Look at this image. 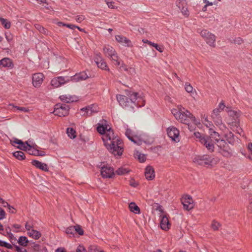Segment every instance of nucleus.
Masks as SVG:
<instances>
[{
  "label": "nucleus",
  "mask_w": 252,
  "mask_h": 252,
  "mask_svg": "<svg viewBox=\"0 0 252 252\" xmlns=\"http://www.w3.org/2000/svg\"><path fill=\"white\" fill-rule=\"evenodd\" d=\"M84 19H85V17L83 15L77 16L75 18L76 21L79 23H81Z\"/></svg>",
  "instance_id": "56"
},
{
  "label": "nucleus",
  "mask_w": 252,
  "mask_h": 252,
  "mask_svg": "<svg viewBox=\"0 0 252 252\" xmlns=\"http://www.w3.org/2000/svg\"><path fill=\"white\" fill-rule=\"evenodd\" d=\"M125 134L126 135V136L128 138V139H130V138H132V137H133L132 136L133 135V133H132V131L131 129H129V128H127L126 130V133H125Z\"/></svg>",
  "instance_id": "48"
},
{
  "label": "nucleus",
  "mask_w": 252,
  "mask_h": 252,
  "mask_svg": "<svg viewBox=\"0 0 252 252\" xmlns=\"http://www.w3.org/2000/svg\"><path fill=\"white\" fill-rule=\"evenodd\" d=\"M167 133L168 136L173 141H176V139L178 140L179 135V131L175 127H168L167 129Z\"/></svg>",
  "instance_id": "12"
},
{
  "label": "nucleus",
  "mask_w": 252,
  "mask_h": 252,
  "mask_svg": "<svg viewBox=\"0 0 252 252\" xmlns=\"http://www.w3.org/2000/svg\"><path fill=\"white\" fill-rule=\"evenodd\" d=\"M154 47L157 50L161 53L163 51V48L162 46H159L158 44L155 43Z\"/></svg>",
  "instance_id": "54"
},
{
  "label": "nucleus",
  "mask_w": 252,
  "mask_h": 252,
  "mask_svg": "<svg viewBox=\"0 0 252 252\" xmlns=\"http://www.w3.org/2000/svg\"><path fill=\"white\" fill-rule=\"evenodd\" d=\"M220 226V224L215 220L213 221L211 225V227L214 230H218Z\"/></svg>",
  "instance_id": "43"
},
{
  "label": "nucleus",
  "mask_w": 252,
  "mask_h": 252,
  "mask_svg": "<svg viewBox=\"0 0 252 252\" xmlns=\"http://www.w3.org/2000/svg\"><path fill=\"white\" fill-rule=\"evenodd\" d=\"M181 10L183 14L186 16H188L189 15V12L188 10L187 7H186L185 6H181Z\"/></svg>",
  "instance_id": "45"
},
{
  "label": "nucleus",
  "mask_w": 252,
  "mask_h": 252,
  "mask_svg": "<svg viewBox=\"0 0 252 252\" xmlns=\"http://www.w3.org/2000/svg\"><path fill=\"white\" fill-rule=\"evenodd\" d=\"M218 146L220 147V148H224L225 144H226L225 141L223 139H220L218 140L217 142Z\"/></svg>",
  "instance_id": "46"
},
{
  "label": "nucleus",
  "mask_w": 252,
  "mask_h": 252,
  "mask_svg": "<svg viewBox=\"0 0 252 252\" xmlns=\"http://www.w3.org/2000/svg\"><path fill=\"white\" fill-rule=\"evenodd\" d=\"M220 109L216 108L213 111L211 114V117L213 121L216 125H219L222 124L221 118L220 116Z\"/></svg>",
  "instance_id": "14"
},
{
  "label": "nucleus",
  "mask_w": 252,
  "mask_h": 252,
  "mask_svg": "<svg viewBox=\"0 0 252 252\" xmlns=\"http://www.w3.org/2000/svg\"><path fill=\"white\" fill-rule=\"evenodd\" d=\"M193 161L194 163L201 166H213L219 162V158L208 155H197L193 158Z\"/></svg>",
  "instance_id": "4"
},
{
  "label": "nucleus",
  "mask_w": 252,
  "mask_h": 252,
  "mask_svg": "<svg viewBox=\"0 0 252 252\" xmlns=\"http://www.w3.org/2000/svg\"><path fill=\"white\" fill-rule=\"evenodd\" d=\"M95 62L98 67L104 70H109L106 63L103 61L101 60L100 62L96 61Z\"/></svg>",
  "instance_id": "36"
},
{
  "label": "nucleus",
  "mask_w": 252,
  "mask_h": 252,
  "mask_svg": "<svg viewBox=\"0 0 252 252\" xmlns=\"http://www.w3.org/2000/svg\"><path fill=\"white\" fill-rule=\"evenodd\" d=\"M0 246L5 247L8 249H12L13 248L12 246L9 244L7 243L6 242L2 241L0 240Z\"/></svg>",
  "instance_id": "41"
},
{
  "label": "nucleus",
  "mask_w": 252,
  "mask_h": 252,
  "mask_svg": "<svg viewBox=\"0 0 252 252\" xmlns=\"http://www.w3.org/2000/svg\"><path fill=\"white\" fill-rule=\"evenodd\" d=\"M129 139L131 141L133 142L134 143L138 145H141L142 143V141L141 140L138 139L137 137H132V138H130Z\"/></svg>",
  "instance_id": "42"
},
{
  "label": "nucleus",
  "mask_w": 252,
  "mask_h": 252,
  "mask_svg": "<svg viewBox=\"0 0 252 252\" xmlns=\"http://www.w3.org/2000/svg\"><path fill=\"white\" fill-rule=\"evenodd\" d=\"M1 203L2 204V206L4 207H7L9 209V212L12 214H14L15 213V211H11V208H12L13 210H15V208L12 206H10L7 202L5 201L4 200H2V201L1 202Z\"/></svg>",
  "instance_id": "39"
},
{
  "label": "nucleus",
  "mask_w": 252,
  "mask_h": 252,
  "mask_svg": "<svg viewBox=\"0 0 252 252\" xmlns=\"http://www.w3.org/2000/svg\"><path fill=\"white\" fill-rule=\"evenodd\" d=\"M61 100L66 103L75 102L77 101V97L75 95L69 94L62 95L60 96Z\"/></svg>",
  "instance_id": "19"
},
{
  "label": "nucleus",
  "mask_w": 252,
  "mask_h": 252,
  "mask_svg": "<svg viewBox=\"0 0 252 252\" xmlns=\"http://www.w3.org/2000/svg\"><path fill=\"white\" fill-rule=\"evenodd\" d=\"M16 250L17 252H27V250L25 249L21 248L19 246L17 245H14Z\"/></svg>",
  "instance_id": "55"
},
{
  "label": "nucleus",
  "mask_w": 252,
  "mask_h": 252,
  "mask_svg": "<svg viewBox=\"0 0 252 252\" xmlns=\"http://www.w3.org/2000/svg\"><path fill=\"white\" fill-rule=\"evenodd\" d=\"M12 106L13 107L16 108L17 110L21 111H23L24 112H28L30 111V110L28 108H26V107H24L14 106L13 105H12Z\"/></svg>",
  "instance_id": "47"
},
{
  "label": "nucleus",
  "mask_w": 252,
  "mask_h": 252,
  "mask_svg": "<svg viewBox=\"0 0 252 252\" xmlns=\"http://www.w3.org/2000/svg\"><path fill=\"white\" fill-rule=\"evenodd\" d=\"M70 81L69 77L59 76L53 78L51 81V85L55 88H58Z\"/></svg>",
  "instance_id": "10"
},
{
  "label": "nucleus",
  "mask_w": 252,
  "mask_h": 252,
  "mask_svg": "<svg viewBox=\"0 0 252 252\" xmlns=\"http://www.w3.org/2000/svg\"><path fill=\"white\" fill-rule=\"evenodd\" d=\"M28 234L30 237H32L34 239H38L41 235L40 232L34 229H32L29 231Z\"/></svg>",
  "instance_id": "29"
},
{
  "label": "nucleus",
  "mask_w": 252,
  "mask_h": 252,
  "mask_svg": "<svg viewBox=\"0 0 252 252\" xmlns=\"http://www.w3.org/2000/svg\"><path fill=\"white\" fill-rule=\"evenodd\" d=\"M176 4L179 8H181V6L186 4V0H178L176 2Z\"/></svg>",
  "instance_id": "49"
},
{
  "label": "nucleus",
  "mask_w": 252,
  "mask_h": 252,
  "mask_svg": "<svg viewBox=\"0 0 252 252\" xmlns=\"http://www.w3.org/2000/svg\"><path fill=\"white\" fill-rule=\"evenodd\" d=\"M225 137L226 138V141L229 144H233L235 142L234 135L232 132L229 131L225 133Z\"/></svg>",
  "instance_id": "27"
},
{
  "label": "nucleus",
  "mask_w": 252,
  "mask_h": 252,
  "mask_svg": "<svg viewBox=\"0 0 252 252\" xmlns=\"http://www.w3.org/2000/svg\"><path fill=\"white\" fill-rule=\"evenodd\" d=\"M129 208L130 211L134 213L135 214L140 213V208L134 202H131L129 203Z\"/></svg>",
  "instance_id": "28"
},
{
  "label": "nucleus",
  "mask_w": 252,
  "mask_h": 252,
  "mask_svg": "<svg viewBox=\"0 0 252 252\" xmlns=\"http://www.w3.org/2000/svg\"><path fill=\"white\" fill-rule=\"evenodd\" d=\"M171 112L178 121L185 124H188L189 120L192 122L195 120V117L181 105H178L177 109H172Z\"/></svg>",
  "instance_id": "3"
},
{
  "label": "nucleus",
  "mask_w": 252,
  "mask_h": 252,
  "mask_svg": "<svg viewBox=\"0 0 252 252\" xmlns=\"http://www.w3.org/2000/svg\"><path fill=\"white\" fill-rule=\"evenodd\" d=\"M74 227L73 226H70L67 227L65 230V233L67 235H69L70 237L71 236H73L74 235Z\"/></svg>",
  "instance_id": "38"
},
{
  "label": "nucleus",
  "mask_w": 252,
  "mask_h": 252,
  "mask_svg": "<svg viewBox=\"0 0 252 252\" xmlns=\"http://www.w3.org/2000/svg\"><path fill=\"white\" fill-rule=\"evenodd\" d=\"M129 185L132 187H136L138 185V184L135 181L131 180L130 181Z\"/></svg>",
  "instance_id": "62"
},
{
  "label": "nucleus",
  "mask_w": 252,
  "mask_h": 252,
  "mask_svg": "<svg viewBox=\"0 0 252 252\" xmlns=\"http://www.w3.org/2000/svg\"><path fill=\"white\" fill-rule=\"evenodd\" d=\"M194 134L195 137L198 139L201 144L205 146L208 150L211 152L214 151V144L210 137L201 134L199 132H195Z\"/></svg>",
  "instance_id": "5"
},
{
  "label": "nucleus",
  "mask_w": 252,
  "mask_h": 252,
  "mask_svg": "<svg viewBox=\"0 0 252 252\" xmlns=\"http://www.w3.org/2000/svg\"><path fill=\"white\" fill-rule=\"evenodd\" d=\"M89 252H104L103 251H99L95 246H90L89 248Z\"/></svg>",
  "instance_id": "50"
},
{
  "label": "nucleus",
  "mask_w": 252,
  "mask_h": 252,
  "mask_svg": "<svg viewBox=\"0 0 252 252\" xmlns=\"http://www.w3.org/2000/svg\"><path fill=\"white\" fill-rule=\"evenodd\" d=\"M243 42V40L241 37H237L234 39V43L235 44H241Z\"/></svg>",
  "instance_id": "58"
},
{
  "label": "nucleus",
  "mask_w": 252,
  "mask_h": 252,
  "mask_svg": "<svg viewBox=\"0 0 252 252\" xmlns=\"http://www.w3.org/2000/svg\"><path fill=\"white\" fill-rule=\"evenodd\" d=\"M70 107L66 104H57L56 105L54 113L59 117H64L68 115Z\"/></svg>",
  "instance_id": "8"
},
{
  "label": "nucleus",
  "mask_w": 252,
  "mask_h": 252,
  "mask_svg": "<svg viewBox=\"0 0 252 252\" xmlns=\"http://www.w3.org/2000/svg\"><path fill=\"white\" fill-rule=\"evenodd\" d=\"M14 143L18 144L19 146L17 148L21 150L27 151L29 148L28 145H29L27 142L24 143L22 140L18 139H15L13 141Z\"/></svg>",
  "instance_id": "22"
},
{
  "label": "nucleus",
  "mask_w": 252,
  "mask_h": 252,
  "mask_svg": "<svg viewBox=\"0 0 252 252\" xmlns=\"http://www.w3.org/2000/svg\"><path fill=\"white\" fill-rule=\"evenodd\" d=\"M116 40L119 43L123 44L124 46L127 47H132L133 45L131 41L126 37L121 35H117L115 36Z\"/></svg>",
  "instance_id": "17"
},
{
  "label": "nucleus",
  "mask_w": 252,
  "mask_h": 252,
  "mask_svg": "<svg viewBox=\"0 0 252 252\" xmlns=\"http://www.w3.org/2000/svg\"><path fill=\"white\" fill-rule=\"evenodd\" d=\"M69 78H70V81L79 82L87 79L89 78V76L86 72L83 71L79 73H77L72 76L69 77Z\"/></svg>",
  "instance_id": "13"
},
{
  "label": "nucleus",
  "mask_w": 252,
  "mask_h": 252,
  "mask_svg": "<svg viewBox=\"0 0 252 252\" xmlns=\"http://www.w3.org/2000/svg\"><path fill=\"white\" fill-rule=\"evenodd\" d=\"M0 65H2L3 67L12 68L14 64L9 58H4L0 60Z\"/></svg>",
  "instance_id": "24"
},
{
  "label": "nucleus",
  "mask_w": 252,
  "mask_h": 252,
  "mask_svg": "<svg viewBox=\"0 0 252 252\" xmlns=\"http://www.w3.org/2000/svg\"><path fill=\"white\" fill-rule=\"evenodd\" d=\"M66 133L71 139H74L76 137V131L72 127L67 128Z\"/></svg>",
  "instance_id": "34"
},
{
  "label": "nucleus",
  "mask_w": 252,
  "mask_h": 252,
  "mask_svg": "<svg viewBox=\"0 0 252 252\" xmlns=\"http://www.w3.org/2000/svg\"><path fill=\"white\" fill-rule=\"evenodd\" d=\"M13 155L14 157H15L17 159L22 160L25 159V156L24 153L20 151H16L13 153Z\"/></svg>",
  "instance_id": "30"
},
{
  "label": "nucleus",
  "mask_w": 252,
  "mask_h": 252,
  "mask_svg": "<svg viewBox=\"0 0 252 252\" xmlns=\"http://www.w3.org/2000/svg\"><path fill=\"white\" fill-rule=\"evenodd\" d=\"M56 252H66L64 248H60L56 250Z\"/></svg>",
  "instance_id": "64"
},
{
  "label": "nucleus",
  "mask_w": 252,
  "mask_h": 252,
  "mask_svg": "<svg viewBox=\"0 0 252 252\" xmlns=\"http://www.w3.org/2000/svg\"><path fill=\"white\" fill-rule=\"evenodd\" d=\"M34 27L39 32L44 35H49L50 32L39 24H35Z\"/></svg>",
  "instance_id": "26"
},
{
  "label": "nucleus",
  "mask_w": 252,
  "mask_h": 252,
  "mask_svg": "<svg viewBox=\"0 0 252 252\" xmlns=\"http://www.w3.org/2000/svg\"><path fill=\"white\" fill-rule=\"evenodd\" d=\"M127 96L119 94L117 95V99L120 105L123 107H131L134 108V106L142 107L145 105V101L139 98V100L137 103L136 101L138 99L137 93L131 91L126 92Z\"/></svg>",
  "instance_id": "2"
},
{
  "label": "nucleus",
  "mask_w": 252,
  "mask_h": 252,
  "mask_svg": "<svg viewBox=\"0 0 252 252\" xmlns=\"http://www.w3.org/2000/svg\"><path fill=\"white\" fill-rule=\"evenodd\" d=\"M106 3L109 8L111 9H115L117 8V6L115 5V2L113 1L108 2L106 1Z\"/></svg>",
  "instance_id": "51"
},
{
  "label": "nucleus",
  "mask_w": 252,
  "mask_h": 252,
  "mask_svg": "<svg viewBox=\"0 0 252 252\" xmlns=\"http://www.w3.org/2000/svg\"><path fill=\"white\" fill-rule=\"evenodd\" d=\"M101 174L103 178H112L114 175V169L108 165H104L101 168Z\"/></svg>",
  "instance_id": "11"
},
{
  "label": "nucleus",
  "mask_w": 252,
  "mask_h": 252,
  "mask_svg": "<svg viewBox=\"0 0 252 252\" xmlns=\"http://www.w3.org/2000/svg\"><path fill=\"white\" fill-rule=\"evenodd\" d=\"M43 74L38 73H35L32 76V84L35 87H38L42 84L43 80Z\"/></svg>",
  "instance_id": "16"
},
{
  "label": "nucleus",
  "mask_w": 252,
  "mask_h": 252,
  "mask_svg": "<svg viewBox=\"0 0 252 252\" xmlns=\"http://www.w3.org/2000/svg\"><path fill=\"white\" fill-rule=\"evenodd\" d=\"M81 110L83 112H85L87 116H91L94 114L98 112V108L96 105H91L82 108Z\"/></svg>",
  "instance_id": "15"
},
{
  "label": "nucleus",
  "mask_w": 252,
  "mask_h": 252,
  "mask_svg": "<svg viewBox=\"0 0 252 252\" xmlns=\"http://www.w3.org/2000/svg\"><path fill=\"white\" fill-rule=\"evenodd\" d=\"M76 252H87L84 247L80 246L76 250Z\"/></svg>",
  "instance_id": "60"
},
{
  "label": "nucleus",
  "mask_w": 252,
  "mask_h": 252,
  "mask_svg": "<svg viewBox=\"0 0 252 252\" xmlns=\"http://www.w3.org/2000/svg\"><path fill=\"white\" fill-rule=\"evenodd\" d=\"M65 27H67L70 29H72V30H74V29L76 28V27H77V26L74 25L66 24V25H65Z\"/></svg>",
  "instance_id": "61"
},
{
  "label": "nucleus",
  "mask_w": 252,
  "mask_h": 252,
  "mask_svg": "<svg viewBox=\"0 0 252 252\" xmlns=\"http://www.w3.org/2000/svg\"><path fill=\"white\" fill-rule=\"evenodd\" d=\"M225 107L224 103L223 102H221L219 105V107L218 108V109H220V112L223 110V109L224 108V107Z\"/></svg>",
  "instance_id": "59"
},
{
  "label": "nucleus",
  "mask_w": 252,
  "mask_h": 252,
  "mask_svg": "<svg viewBox=\"0 0 252 252\" xmlns=\"http://www.w3.org/2000/svg\"><path fill=\"white\" fill-rule=\"evenodd\" d=\"M183 208L186 210H190L193 208L194 204L191 196L189 195H185L181 199Z\"/></svg>",
  "instance_id": "9"
},
{
  "label": "nucleus",
  "mask_w": 252,
  "mask_h": 252,
  "mask_svg": "<svg viewBox=\"0 0 252 252\" xmlns=\"http://www.w3.org/2000/svg\"><path fill=\"white\" fill-rule=\"evenodd\" d=\"M209 133H210L211 136L215 139V141L217 142L218 140H220V135L217 132L214 131L213 129L210 128L209 129Z\"/></svg>",
  "instance_id": "37"
},
{
  "label": "nucleus",
  "mask_w": 252,
  "mask_h": 252,
  "mask_svg": "<svg viewBox=\"0 0 252 252\" xmlns=\"http://www.w3.org/2000/svg\"><path fill=\"white\" fill-rule=\"evenodd\" d=\"M102 140L107 150L115 156H120L123 154V142L119 137L114 135L111 128L102 136Z\"/></svg>",
  "instance_id": "1"
},
{
  "label": "nucleus",
  "mask_w": 252,
  "mask_h": 252,
  "mask_svg": "<svg viewBox=\"0 0 252 252\" xmlns=\"http://www.w3.org/2000/svg\"><path fill=\"white\" fill-rule=\"evenodd\" d=\"M33 165L36 168H39L44 171H48L49 170L48 166L46 164L42 163L38 160H33L32 162Z\"/></svg>",
  "instance_id": "21"
},
{
  "label": "nucleus",
  "mask_w": 252,
  "mask_h": 252,
  "mask_svg": "<svg viewBox=\"0 0 252 252\" xmlns=\"http://www.w3.org/2000/svg\"><path fill=\"white\" fill-rule=\"evenodd\" d=\"M120 65H121V66L120 67V69L121 70H124L125 71L127 70V68L126 66L123 63H122V64L121 63V64Z\"/></svg>",
  "instance_id": "63"
},
{
  "label": "nucleus",
  "mask_w": 252,
  "mask_h": 252,
  "mask_svg": "<svg viewBox=\"0 0 252 252\" xmlns=\"http://www.w3.org/2000/svg\"><path fill=\"white\" fill-rule=\"evenodd\" d=\"M248 210L250 213H252V197L249 199V204L248 206Z\"/></svg>",
  "instance_id": "57"
},
{
  "label": "nucleus",
  "mask_w": 252,
  "mask_h": 252,
  "mask_svg": "<svg viewBox=\"0 0 252 252\" xmlns=\"http://www.w3.org/2000/svg\"><path fill=\"white\" fill-rule=\"evenodd\" d=\"M29 148L28 151L30 155L36 156H44L45 155V153L44 151H39L38 150L32 148L30 145H28Z\"/></svg>",
  "instance_id": "23"
},
{
  "label": "nucleus",
  "mask_w": 252,
  "mask_h": 252,
  "mask_svg": "<svg viewBox=\"0 0 252 252\" xmlns=\"http://www.w3.org/2000/svg\"><path fill=\"white\" fill-rule=\"evenodd\" d=\"M160 224V227L162 229L165 231L169 229L170 224L169 223L168 219L166 216L164 215L162 216Z\"/></svg>",
  "instance_id": "20"
},
{
  "label": "nucleus",
  "mask_w": 252,
  "mask_h": 252,
  "mask_svg": "<svg viewBox=\"0 0 252 252\" xmlns=\"http://www.w3.org/2000/svg\"><path fill=\"white\" fill-rule=\"evenodd\" d=\"M0 22L3 27L6 29H9L11 27V23L6 19L0 17Z\"/></svg>",
  "instance_id": "31"
},
{
  "label": "nucleus",
  "mask_w": 252,
  "mask_h": 252,
  "mask_svg": "<svg viewBox=\"0 0 252 252\" xmlns=\"http://www.w3.org/2000/svg\"><path fill=\"white\" fill-rule=\"evenodd\" d=\"M103 51L105 56L110 58L114 64L117 66L121 64V60L113 47L109 45H105L103 47Z\"/></svg>",
  "instance_id": "6"
},
{
  "label": "nucleus",
  "mask_w": 252,
  "mask_h": 252,
  "mask_svg": "<svg viewBox=\"0 0 252 252\" xmlns=\"http://www.w3.org/2000/svg\"><path fill=\"white\" fill-rule=\"evenodd\" d=\"M107 126H104L103 125V124L102 125L100 124H98V126H97V131L101 134H105L107 132H105V131L107 130Z\"/></svg>",
  "instance_id": "33"
},
{
  "label": "nucleus",
  "mask_w": 252,
  "mask_h": 252,
  "mask_svg": "<svg viewBox=\"0 0 252 252\" xmlns=\"http://www.w3.org/2000/svg\"><path fill=\"white\" fill-rule=\"evenodd\" d=\"M185 89L188 93L190 94L191 96L192 97H194L196 95L195 91L194 90L193 91V87L189 83H186L185 85Z\"/></svg>",
  "instance_id": "25"
},
{
  "label": "nucleus",
  "mask_w": 252,
  "mask_h": 252,
  "mask_svg": "<svg viewBox=\"0 0 252 252\" xmlns=\"http://www.w3.org/2000/svg\"><path fill=\"white\" fill-rule=\"evenodd\" d=\"M197 32L199 33L201 36L204 39L206 42L210 46L215 47L216 36L207 30L198 29Z\"/></svg>",
  "instance_id": "7"
},
{
  "label": "nucleus",
  "mask_w": 252,
  "mask_h": 252,
  "mask_svg": "<svg viewBox=\"0 0 252 252\" xmlns=\"http://www.w3.org/2000/svg\"><path fill=\"white\" fill-rule=\"evenodd\" d=\"M5 36L6 40L8 42L10 43L13 38V36L11 33L9 32H6L5 33Z\"/></svg>",
  "instance_id": "44"
},
{
  "label": "nucleus",
  "mask_w": 252,
  "mask_h": 252,
  "mask_svg": "<svg viewBox=\"0 0 252 252\" xmlns=\"http://www.w3.org/2000/svg\"><path fill=\"white\" fill-rule=\"evenodd\" d=\"M5 217V213L3 209L0 208V220H3Z\"/></svg>",
  "instance_id": "53"
},
{
  "label": "nucleus",
  "mask_w": 252,
  "mask_h": 252,
  "mask_svg": "<svg viewBox=\"0 0 252 252\" xmlns=\"http://www.w3.org/2000/svg\"><path fill=\"white\" fill-rule=\"evenodd\" d=\"M29 241L25 236H20L18 240L19 244L23 247H26L28 245Z\"/></svg>",
  "instance_id": "32"
},
{
  "label": "nucleus",
  "mask_w": 252,
  "mask_h": 252,
  "mask_svg": "<svg viewBox=\"0 0 252 252\" xmlns=\"http://www.w3.org/2000/svg\"><path fill=\"white\" fill-rule=\"evenodd\" d=\"M130 171V170L125 167H121L119 168L117 171L116 173L119 175H125Z\"/></svg>",
  "instance_id": "35"
},
{
  "label": "nucleus",
  "mask_w": 252,
  "mask_h": 252,
  "mask_svg": "<svg viewBox=\"0 0 252 252\" xmlns=\"http://www.w3.org/2000/svg\"><path fill=\"white\" fill-rule=\"evenodd\" d=\"M74 227L75 232L78 233L80 235H83L84 231L79 225H76L74 226Z\"/></svg>",
  "instance_id": "40"
},
{
  "label": "nucleus",
  "mask_w": 252,
  "mask_h": 252,
  "mask_svg": "<svg viewBox=\"0 0 252 252\" xmlns=\"http://www.w3.org/2000/svg\"><path fill=\"white\" fill-rule=\"evenodd\" d=\"M138 158L141 162H143L146 160V157L144 155L139 154L138 155Z\"/></svg>",
  "instance_id": "52"
},
{
  "label": "nucleus",
  "mask_w": 252,
  "mask_h": 252,
  "mask_svg": "<svg viewBox=\"0 0 252 252\" xmlns=\"http://www.w3.org/2000/svg\"><path fill=\"white\" fill-rule=\"evenodd\" d=\"M145 176L148 180H152L155 178V171L152 166L149 165L146 167L145 170Z\"/></svg>",
  "instance_id": "18"
}]
</instances>
